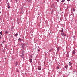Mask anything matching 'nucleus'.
<instances>
[{
	"label": "nucleus",
	"mask_w": 77,
	"mask_h": 77,
	"mask_svg": "<svg viewBox=\"0 0 77 77\" xmlns=\"http://www.w3.org/2000/svg\"><path fill=\"white\" fill-rule=\"evenodd\" d=\"M25 46V45H24V44H22V49H24V47Z\"/></svg>",
	"instance_id": "f257e3e1"
},
{
	"label": "nucleus",
	"mask_w": 77,
	"mask_h": 77,
	"mask_svg": "<svg viewBox=\"0 0 77 77\" xmlns=\"http://www.w3.org/2000/svg\"><path fill=\"white\" fill-rule=\"evenodd\" d=\"M38 70H41V66H39L38 68Z\"/></svg>",
	"instance_id": "f03ea898"
},
{
	"label": "nucleus",
	"mask_w": 77,
	"mask_h": 77,
	"mask_svg": "<svg viewBox=\"0 0 77 77\" xmlns=\"http://www.w3.org/2000/svg\"><path fill=\"white\" fill-rule=\"evenodd\" d=\"M26 2L27 1L29 3H30L31 2V0H26Z\"/></svg>",
	"instance_id": "7ed1b4c3"
},
{
	"label": "nucleus",
	"mask_w": 77,
	"mask_h": 77,
	"mask_svg": "<svg viewBox=\"0 0 77 77\" xmlns=\"http://www.w3.org/2000/svg\"><path fill=\"white\" fill-rule=\"evenodd\" d=\"M20 56L22 58H23V59H24V54H23L22 55H21Z\"/></svg>",
	"instance_id": "20e7f679"
},
{
	"label": "nucleus",
	"mask_w": 77,
	"mask_h": 77,
	"mask_svg": "<svg viewBox=\"0 0 77 77\" xmlns=\"http://www.w3.org/2000/svg\"><path fill=\"white\" fill-rule=\"evenodd\" d=\"M68 65H66V66H65V68H66V69H67V68H68Z\"/></svg>",
	"instance_id": "39448f33"
},
{
	"label": "nucleus",
	"mask_w": 77,
	"mask_h": 77,
	"mask_svg": "<svg viewBox=\"0 0 77 77\" xmlns=\"http://www.w3.org/2000/svg\"><path fill=\"white\" fill-rule=\"evenodd\" d=\"M18 61H16V66H17V65H18Z\"/></svg>",
	"instance_id": "423d86ee"
},
{
	"label": "nucleus",
	"mask_w": 77,
	"mask_h": 77,
	"mask_svg": "<svg viewBox=\"0 0 77 77\" xmlns=\"http://www.w3.org/2000/svg\"><path fill=\"white\" fill-rule=\"evenodd\" d=\"M8 31H6L5 32V34H8Z\"/></svg>",
	"instance_id": "0eeeda50"
},
{
	"label": "nucleus",
	"mask_w": 77,
	"mask_h": 77,
	"mask_svg": "<svg viewBox=\"0 0 77 77\" xmlns=\"http://www.w3.org/2000/svg\"><path fill=\"white\" fill-rule=\"evenodd\" d=\"M18 40L19 41H20V42H21V38H19Z\"/></svg>",
	"instance_id": "6e6552de"
},
{
	"label": "nucleus",
	"mask_w": 77,
	"mask_h": 77,
	"mask_svg": "<svg viewBox=\"0 0 77 77\" xmlns=\"http://www.w3.org/2000/svg\"><path fill=\"white\" fill-rule=\"evenodd\" d=\"M14 36L16 37L17 36H18V34L17 33L15 34V35H14Z\"/></svg>",
	"instance_id": "1a4fd4ad"
},
{
	"label": "nucleus",
	"mask_w": 77,
	"mask_h": 77,
	"mask_svg": "<svg viewBox=\"0 0 77 77\" xmlns=\"http://www.w3.org/2000/svg\"><path fill=\"white\" fill-rule=\"evenodd\" d=\"M62 30L61 31V32L62 33H63V28H62Z\"/></svg>",
	"instance_id": "9d476101"
},
{
	"label": "nucleus",
	"mask_w": 77,
	"mask_h": 77,
	"mask_svg": "<svg viewBox=\"0 0 77 77\" xmlns=\"http://www.w3.org/2000/svg\"><path fill=\"white\" fill-rule=\"evenodd\" d=\"M30 61L31 63H32V59H30Z\"/></svg>",
	"instance_id": "9b49d317"
},
{
	"label": "nucleus",
	"mask_w": 77,
	"mask_h": 77,
	"mask_svg": "<svg viewBox=\"0 0 77 77\" xmlns=\"http://www.w3.org/2000/svg\"><path fill=\"white\" fill-rule=\"evenodd\" d=\"M51 50H53V49H50L49 51L50 52Z\"/></svg>",
	"instance_id": "f8f14e48"
},
{
	"label": "nucleus",
	"mask_w": 77,
	"mask_h": 77,
	"mask_svg": "<svg viewBox=\"0 0 77 77\" xmlns=\"http://www.w3.org/2000/svg\"><path fill=\"white\" fill-rule=\"evenodd\" d=\"M63 36H66V34L63 33Z\"/></svg>",
	"instance_id": "ddd939ff"
},
{
	"label": "nucleus",
	"mask_w": 77,
	"mask_h": 77,
	"mask_svg": "<svg viewBox=\"0 0 77 77\" xmlns=\"http://www.w3.org/2000/svg\"><path fill=\"white\" fill-rule=\"evenodd\" d=\"M65 0H62L61 1V2H65Z\"/></svg>",
	"instance_id": "4468645a"
},
{
	"label": "nucleus",
	"mask_w": 77,
	"mask_h": 77,
	"mask_svg": "<svg viewBox=\"0 0 77 77\" xmlns=\"http://www.w3.org/2000/svg\"><path fill=\"white\" fill-rule=\"evenodd\" d=\"M5 41L4 40L3 42H2V43L3 44H5Z\"/></svg>",
	"instance_id": "2eb2a0df"
},
{
	"label": "nucleus",
	"mask_w": 77,
	"mask_h": 77,
	"mask_svg": "<svg viewBox=\"0 0 77 77\" xmlns=\"http://www.w3.org/2000/svg\"><path fill=\"white\" fill-rule=\"evenodd\" d=\"M75 9H74V8H73V11H74H74H75Z\"/></svg>",
	"instance_id": "dca6fc26"
},
{
	"label": "nucleus",
	"mask_w": 77,
	"mask_h": 77,
	"mask_svg": "<svg viewBox=\"0 0 77 77\" xmlns=\"http://www.w3.org/2000/svg\"><path fill=\"white\" fill-rule=\"evenodd\" d=\"M0 35H2V31L0 32Z\"/></svg>",
	"instance_id": "f3484780"
},
{
	"label": "nucleus",
	"mask_w": 77,
	"mask_h": 77,
	"mask_svg": "<svg viewBox=\"0 0 77 77\" xmlns=\"http://www.w3.org/2000/svg\"><path fill=\"white\" fill-rule=\"evenodd\" d=\"M57 50H58V51H59V48H57Z\"/></svg>",
	"instance_id": "a211bd4d"
},
{
	"label": "nucleus",
	"mask_w": 77,
	"mask_h": 77,
	"mask_svg": "<svg viewBox=\"0 0 77 77\" xmlns=\"http://www.w3.org/2000/svg\"><path fill=\"white\" fill-rule=\"evenodd\" d=\"M30 57L31 58H32V55H31L30 56Z\"/></svg>",
	"instance_id": "6ab92c4d"
},
{
	"label": "nucleus",
	"mask_w": 77,
	"mask_h": 77,
	"mask_svg": "<svg viewBox=\"0 0 77 77\" xmlns=\"http://www.w3.org/2000/svg\"><path fill=\"white\" fill-rule=\"evenodd\" d=\"M57 69H59V67L58 66H57Z\"/></svg>",
	"instance_id": "aec40b11"
},
{
	"label": "nucleus",
	"mask_w": 77,
	"mask_h": 77,
	"mask_svg": "<svg viewBox=\"0 0 77 77\" xmlns=\"http://www.w3.org/2000/svg\"><path fill=\"white\" fill-rule=\"evenodd\" d=\"M8 8H10V6L9 5H8Z\"/></svg>",
	"instance_id": "412c9836"
},
{
	"label": "nucleus",
	"mask_w": 77,
	"mask_h": 77,
	"mask_svg": "<svg viewBox=\"0 0 77 77\" xmlns=\"http://www.w3.org/2000/svg\"><path fill=\"white\" fill-rule=\"evenodd\" d=\"M71 65H72V63H71L70 64H69L70 66H71Z\"/></svg>",
	"instance_id": "4be33fe9"
},
{
	"label": "nucleus",
	"mask_w": 77,
	"mask_h": 77,
	"mask_svg": "<svg viewBox=\"0 0 77 77\" xmlns=\"http://www.w3.org/2000/svg\"><path fill=\"white\" fill-rule=\"evenodd\" d=\"M67 1H68V2H69L70 0H67Z\"/></svg>",
	"instance_id": "5701e85b"
},
{
	"label": "nucleus",
	"mask_w": 77,
	"mask_h": 77,
	"mask_svg": "<svg viewBox=\"0 0 77 77\" xmlns=\"http://www.w3.org/2000/svg\"><path fill=\"white\" fill-rule=\"evenodd\" d=\"M9 3H7V5H9Z\"/></svg>",
	"instance_id": "b1692460"
},
{
	"label": "nucleus",
	"mask_w": 77,
	"mask_h": 77,
	"mask_svg": "<svg viewBox=\"0 0 77 77\" xmlns=\"http://www.w3.org/2000/svg\"><path fill=\"white\" fill-rule=\"evenodd\" d=\"M69 64H70L71 63V62H69Z\"/></svg>",
	"instance_id": "393cba45"
},
{
	"label": "nucleus",
	"mask_w": 77,
	"mask_h": 77,
	"mask_svg": "<svg viewBox=\"0 0 77 77\" xmlns=\"http://www.w3.org/2000/svg\"><path fill=\"white\" fill-rule=\"evenodd\" d=\"M57 2H59V0H57Z\"/></svg>",
	"instance_id": "a878e982"
},
{
	"label": "nucleus",
	"mask_w": 77,
	"mask_h": 77,
	"mask_svg": "<svg viewBox=\"0 0 77 77\" xmlns=\"http://www.w3.org/2000/svg\"><path fill=\"white\" fill-rule=\"evenodd\" d=\"M38 51H40V50L38 49Z\"/></svg>",
	"instance_id": "bb28decb"
},
{
	"label": "nucleus",
	"mask_w": 77,
	"mask_h": 77,
	"mask_svg": "<svg viewBox=\"0 0 77 77\" xmlns=\"http://www.w3.org/2000/svg\"><path fill=\"white\" fill-rule=\"evenodd\" d=\"M74 53H75V52H74V51H73V52H72V53L74 54Z\"/></svg>",
	"instance_id": "cd10ccee"
},
{
	"label": "nucleus",
	"mask_w": 77,
	"mask_h": 77,
	"mask_svg": "<svg viewBox=\"0 0 77 77\" xmlns=\"http://www.w3.org/2000/svg\"><path fill=\"white\" fill-rule=\"evenodd\" d=\"M1 38H2V37H1H1H0V39H1Z\"/></svg>",
	"instance_id": "c85d7f7f"
},
{
	"label": "nucleus",
	"mask_w": 77,
	"mask_h": 77,
	"mask_svg": "<svg viewBox=\"0 0 77 77\" xmlns=\"http://www.w3.org/2000/svg\"><path fill=\"white\" fill-rule=\"evenodd\" d=\"M75 36H73V38H75Z\"/></svg>",
	"instance_id": "c756f323"
},
{
	"label": "nucleus",
	"mask_w": 77,
	"mask_h": 77,
	"mask_svg": "<svg viewBox=\"0 0 77 77\" xmlns=\"http://www.w3.org/2000/svg\"><path fill=\"white\" fill-rule=\"evenodd\" d=\"M8 2V0H7V2Z\"/></svg>",
	"instance_id": "7c9ffc66"
},
{
	"label": "nucleus",
	"mask_w": 77,
	"mask_h": 77,
	"mask_svg": "<svg viewBox=\"0 0 77 77\" xmlns=\"http://www.w3.org/2000/svg\"><path fill=\"white\" fill-rule=\"evenodd\" d=\"M17 21H18V19H17Z\"/></svg>",
	"instance_id": "2f4dec72"
},
{
	"label": "nucleus",
	"mask_w": 77,
	"mask_h": 77,
	"mask_svg": "<svg viewBox=\"0 0 77 77\" xmlns=\"http://www.w3.org/2000/svg\"><path fill=\"white\" fill-rule=\"evenodd\" d=\"M17 72H19V71H17Z\"/></svg>",
	"instance_id": "473e14b6"
},
{
	"label": "nucleus",
	"mask_w": 77,
	"mask_h": 77,
	"mask_svg": "<svg viewBox=\"0 0 77 77\" xmlns=\"http://www.w3.org/2000/svg\"><path fill=\"white\" fill-rule=\"evenodd\" d=\"M62 34H63L62 33L61 34V35H62Z\"/></svg>",
	"instance_id": "72a5a7b5"
},
{
	"label": "nucleus",
	"mask_w": 77,
	"mask_h": 77,
	"mask_svg": "<svg viewBox=\"0 0 77 77\" xmlns=\"http://www.w3.org/2000/svg\"><path fill=\"white\" fill-rule=\"evenodd\" d=\"M1 12H0V14H1Z\"/></svg>",
	"instance_id": "f704fd0d"
},
{
	"label": "nucleus",
	"mask_w": 77,
	"mask_h": 77,
	"mask_svg": "<svg viewBox=\"0 0 77 77\" xmlns=\"http://www.w3.org/2000/svg\"><path fill=\"white\" fill-rule=\"evenodd\" d=\"M71 67H72V66H71Z\"/></svg>",
	"instance_id": "c9c22d12"
},
{
	"label": "nucleus",
	"mask_w": 77,
	"mask_h": 77,
	"mask_svg": "<svg viewBox=\"0 0 77 77\" xmlns=\"http://www.w3.org/2000/svg\"><path fill=\"white\" fill-rule=\"evenodd\" d=\"M1 9H0V10Z\"/></svg>",
	"instance_id": "e433bc0d"
},
{
	"label": "nucleus",
	"mask_w": 77,
	"mask_h": 77,
	"mask_svg": "<svg viewBox=\"0 0 77 77\" xmlns=\"http://www.w3.org/2000/svg\"><path fill=\"white\" fill-rule=\"evenodd\" d=\"M25 74H26V73H25Z\"/></svg>",
	"instance_id": "4c0bfd02"
},
{
	"label": "nucleus",
	"mask_w": 77,
	"mask_h": 77,
	"mask_svg": "<svg viewBox=\"0 0 77 77\" xmlns=\"http://www.w3.org/2000/svg\"><path fill=\"white\" fill-rule=\"evenodd\" d=\"M62 36H63V35H62Z\"/></svg>",
	"instance_id": "58836bf2"
}]
</instances>
